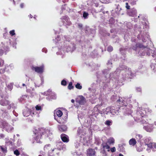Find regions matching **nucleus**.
<instances>
[{"mask_svg":"<svg viewBox=\"0 0 156 156\" xmlns=\"http://www.w3.org/2000/svg\"><path fill=\"white\" fill-rule=\"evenodd\" d=\"M112 62L111 60H108L107 63V65L108 66V69L104 70L102 72L103 74L105 75V74H107L108 73L109 70L111 69L110 67H112Z\"/></svg>","mask_w":156,"mask_h":156,"instance_id":"17","label":"nucleus"},{"mask_svg":"<svg viewBox=\"0 0 156 156\" xmlns=\"http://www.w3.org/2000/svg\"><path fill=\"white\" fill-rule=\"evenodd\" d=\"M14 154L16 156H18L20 154V152L17 150H16L14 151Z\"/></svg>","mask_w":156,"mask_h":156,"instance_id":"44","label":"nucleus"},{"mask_svg":"<svg viewBox=\"0 0 156 156\" xmlns=\"http://www.w3.org/2000/svg\"><path fill=\"white\" fill-rule=\"evenodd\" d=\"M51 148L50 145L48 144L45 145L44 148V150L47 151L49 150Z\"/></svg>","mask_w":156,"mask_h":156,"instance_id":"30","label":"nucleus"},{"mask_svg":"<svg viewBox=\"0 0 156 156\" xmlns=\"http://www.w3.org/2000/svg\"><path fill=\"white\" fill-rule=\"evenodd\" d=\"M140 32V34L141 35V37L142 38V41L144 42H145L147 41V39L148 38V35L147 32H143L142 33V32Z\"/></svg>","mask_w":156,"mask_h":156,"instance_id":"21","label":"nucleus"},{"mask_svg":"<svg viewBox=\"0 0 156 156\" xmlns=\"http://www.w3.org/2000/svg\"><path fill=\"white\" fill-rule=\"evenodd\" d=\"M133 49L138 52V54L139 56H144L146 54L150 55L151 52L152 56L154 58V60L156 62V50H154L152 53L151 50L147 47H144L143 45L141 44H136L135 46L133 47Z\"/></svg>","mask_w":156,"mask_h":156,"instance_id":"2","label":"nucleus"},{"mask_svg":"<svg viewBox=\"0 0 156 156\" xmlns=\"http://www.w3.org/2000/svg\"><path fill=\"white\" fill-rule=\"evenodd\" d=\"M13 114L16 116V117H17L18 116V114L16 113V112L14 111V110H13Z\"/></svg>","mask_w":156,"mask_h":156,"instance_id":"56","label":"nucleus"},{"mask_svg":"<svg viewBox=\"0 0 156 156\" xmlns=\"http://www.w3.org/2000/svg\"><path fill=\"white\" fill-rule=\"evenodd\" d=\"M83 130V128L82 127L80 128L79 127L78 128V130H77V133L79 135H80L81 133H82Z\"/></svg>","mask_w":156,"mask_h":156,"instance_id":"37","label":"nucleus"},{"mask_svg":"<svg viewBox=\"0 0 156 156\" xmlns=\"http://www.w3.org/2000/svg\"><path fill=\"white\" fill-rule=\"evenodd\" d=\"M76 102L80 105H84L86 103V100L83 96H78L76 99Z\"/></svg>","mask_w":156,"mask_h":156,"instance_id":"14","label":"nucleus"},{"mask_svg":"<svg viewBox=\"0 0 156 156\" xmlns=\"http://www.w3.org/2000/svg\"><path fill=\"white\" fill-rule=\"evenodd\" d=\"M137 11L134 8H133L129 10L128 12V14L133 17H136L137 16Z\"/></svg>","mask_w":156,"mask_h":156,"instance_id":"19","label":"nucleus"},{"mask_svg":"<svg viewBox=\"0 0 156 156\" xmlns=\"http://www.w3.org/2000/svg\"><path fill=\"white\" fill-rule=\"evenodd\" d=\"M76 87L79 89H81L82 88V87L80 85L79 83H77L75 85Z\"/></svg>","mask_w":156,"mask_h":156,"instance_id":"41","label":"nucleus"},{"mask_svg":"<svg viewBox=\"0 0 156 156\" xmlns=\"http://www.w3.org/2000/svg\"><path fill=\"white\" fill-rule=\"evenodd\" d=\"M65 5H62V10H63V9H65V8H64V7H65Z\"/></svg>","mask_w":156,"mask_h":156,"instance_id":"63","label":"nucleus"},{"mask_svg":"<svg viewBox=\"0 0 156 156\" xmlns=\"http://www.w3.org/2000/svg\"><path fill=\"white\" fill-rule=\"evenodd\" d=\"M151 140L149 138H146L144 140V142H141V146L144 148L147 147V151L148 152L151 151V149L156 148V143L152 142Z\"/></svg>","mask_w":156,"mask_h":156,"instance_id":"4","label":"nucleus"},{"mask_svg":"<svg viewBox=\"0 0 156 156\" xmlns=\"http://www.w3.org/2000/svg\"><path fill=\"white\" fill-rule=\"evenodd\" d=\"M9 50V48L2 43L0 44V55H2L4 53Z\"/></svg>","mask_w":156,"mask_h":156,"instance_id":"11","label":"nucleus"},{"mask_svg":"<svg viewBox=\"0 0 156 156\" xmlns=\"http://www.w3.org/2000/svg\"><path fill=\"white\" fill-rule=\"evenodd\" d=\"M80 145V143L79 142L77 141L76 142V143H75V146L76 147L78 148L79 146Z\"/></svg>","mask_w":156,"mask_h":156,"instance_id":"48","label":"nucleus"},{"mask_svg":"<svg viewBox=\"0 0 156 156\" xmlns=\"http://www.w3.org/2000/svg\"><path fill=\"white\" fill-rule=\"evenodd\" d=\"M151 67L152 69H153V70H154V71H155L156 70L155 69V66H154V64H151Z\"/></svg>","mask_w":156,"mask_h":156,"instance_id":"53","label":"nucleus"},{"mask_svg":"<svg viewBox=\"0 0 156 156\" xmlns=\"http://www.w3.org/2000/svg\"><path fill=\"white\" fill-rule=\"evenodd\" d=\"M61 37L60 36L58 35L57 37L55 38V40L57 41H58L60 40Z\"/></svg>","mask_w":156,"mask_h":156,"instance_id":"51","label":"nucleus"},{"mask_svg":"<svg viewBox=\"0 0 156 156\" xmlns=\"http://www.w3.org/2000/svg\"><path fill=\"white\" fill-rule=\"evenodd\" d=\"M27 98V96L26 95H23L22 96V97H20V98L19 99V100L21 102H22L23 101L24 99H25V98Z\"/></svg>","mask_w":156,"mask_h":156,"instance_id":"39","label":"nucleus"},{"mask_svg":"<svg viewBox=\"0 0 156 156\" xmlns=\"http://www.w3.org/2000/svg\"><path fill=\"white\" fill-rule=\"evenodd\" d=\"M143 128L147 132H152L153 129V125L149 124L147 126H144Z\"/></svg>","mask_w":156,"mask_h":156,"instance_id":"18","label":"nucleus"},{"mask_svg":"<svg viewBox=\"0 0 156 156\" xmlns=\"http://www.w3.org/2000/svg\"><path fill=\"white\" fill-rule=\"evenodd\" d=\"M0 148L1 149L3 153H5L7 152L6 147L4 146H0Z\"/></svg>","mask_w":156,"mask_h":156,"instance_id":"31","label":"nucleus"},{"mask_svg":"<svg viewBox=\"0 0 156 156\" xmlns=\"http://www.w3.org/2000/svg\"><path fill=\"white\" fill-rule=\"evenodd\" d=\"M57 148L55 149V151L58 150H65V146H64L62 142L60 141L56 145Z\"/></svg>","mask_w":156,"mask_h":156,"instance_id":"15","label":"nucleus"},{"mask_svg":"<svg viewBox=\"0 0 156 156\" xmlns=\"http://www.w3.org/2000/svg\"><path fill=\"white\" fill-rule=\"evenodd\" d=\"M10 34L12 36H13L15 34V30H12L10 31L9 32Z\"/></svg>","mask_w":156,"mask_h":156,"instance_id":"45","label":"nucleus"},{"mask_svg":"<svg viewBox=\"0 0 156 156\" xmlns=\"http://www.w3.org/2000/svg\"><path fill=\"white\" fill-rule=\"evenodd\" d=\"M101 146L104 149V151L106 149H107V151H110V146L107 144V143H103L101 144Z\"/></svg>","mask_w":156,"mask_h":156,"instance_id":"27","label":"nucleus"},{"mask_svg":"<svg viewBox=\"0 0 156 156\" xmlns=\"http://www.w3.org/2000/svg\"><path fill=\"white\" fill-rule=\"evenodd\" d=\"M0 113L2 114L1 116L2 118H5L7 119H9L10 118L9 114L6 111H4L3 110H0Z\"/></svg>","mask_w":156,"mask_h":156,"instance_id":"20","label":"nucleus"},{"mask_svg":"<svg viewBox=\"0 0 156 156\" xmlns=\"http://www.w3.org/2000/svg\"><path fill=\"white\" fill-rule=\"evenodd\" d=\"M126 8L127 9H130V6L129 5L128 3H127V2L126 3Z\"/></svg>","mask_w":156,"mask_h":156,"instance_id":"52","label":"nucleus"},{"mask_svg":"<svg viewBox=\"0 0 156 156\" xmlns=\"http://www.w3.org/2000/svg\"><path fill=\"white\" fill-rule=\"evenodd\" d=\"M124 144H119L118 145V147L120 149L119 150L121 151H123L124 149V148L123 147V145Z\"/></svg>","mask_w":156,"mask_h":156,"instance_id":"42","label":"nucleus"},{"mask_svg":"<svg viewBox=\"0 0 156 156\" xmlns=\"http://www.w3.org/2000/svg\"><path fill=\"white\" fill-rule=\"evenodd\" d=\"M78 26L80 28H82L83 27V25L81 23H79L78 24Z\"/></svg>","mask_w":156,"mask_h":156,"instance_id":"58","label":"nucleus"},{"mask_svg":"<svg viewBox=\"0 0 156 156\" xmlns=\"http://www.w3.org/2000/svg\"><path fill=\"white\" fill-rule=\"evenodd\" d=\"M72 83L71 82H70L68 86V88L69 90H71L73 89V86L72 85Z\"/></svg>","mask_w":156,"mask_h":156,"instance_id":"40","label":"nucleus"},{"mask_svg":"<svg viewBox=\"0 0 156 156\" xmlns=\"http://www.w3.org/2000/svg\"><path fill=\"white\" fill-rule=\"evenodd\" d=\"M42 51L43 52H44L45 53H46L47 51V49L46 48H44L42 49Z\"/></svg>","mask_w":156,"mask_h":156,"instance_id":"54","label":"nucleus"},{"mask_svg":"<svg viewBox=\"0 0 156 156\" xmlns=\"http://www.w3.org/2000/svg\"><path fill=\"white\" fill-rule=\"evenodd\" d=\"M63 39H64L65 41H69V38L67 36H64Z\"/></svg>","mask_w":156,"mask_h":156,"instance_id":"47","label":"nucleus"},{"mask_svg":"<svg viewBox=\"0 0 156 156\" xmlns=\"http://www.w3.org/2000/svg\"><path fill=\"white\" fill-rule=\"evenodd\" d=\"M63 114L62 112V111L60 110H57L56 111L55 113H54V119L57 121V122L59 123H62L63 122L60 121V117H61Z\"/></svg>","mask_w":156,"mask_h":156,"instance_id":"7","label":"nucleus"},{"mask_svg":"<svg viewBox=\"0 0 156 156\" xmlns=\"http://www.w3.org/2000/svg\"><path fill=\"white\" fill-rule=\"evenodd\" d=\"M140 146H139V147H136V150L140 152L142 151L143 149H145V148L144 147H143L142 146H141V143H140Z\"/></svg>","mask_w":156,"mask_h":156,"instance_id":"32","label":"nucleus"},{"mask_svg":"<svg viewBox=\"0 0 156 156\" xmlns=\"http://www.w3.org/2000/svg\"><path fill=\"white\" fill-rule=\"evenodd\" d=\"M136 138L137 140V141L138 142H140V143H141V139L142 137V136L140 134H137L136 135Z\"/></svg>","mask_w":156,"mask_h":156,"instance_id":"29","label":"nucleus"},{"mask_svg":"<svg viewBox=\"0 0 156 156\" xmlns=\"http://www.w3.org/2000/svg\"><path fill=\"white\" fill-rule=\"evenodd\" d=\"M59 130L61 132H64L66 131L67 127L65 125H59L58 126Z\"/></svg>","mask_w":156,"mask_h":156,"instance_id":"25","label":"nucleus"},{"mask_svg":"<svg viewBox=\"0 0 156 156\" xmlns=\"http://www.w3.org/2000/svg\"><path fill=\"white\" fill-rule=\"evenodd\" d=\"M83 16L84 19H87L88 18L89 14L87 12L84 11L83 12Z\"/></svg>","mask_w":156,"mask_h":156,"instance_id":"34","label":"nucleus"},{"mask_svg":"<svg viewBox=\"0 0 156 156\" xmlns=\"http://www.w3.org/2000/svg\"><path fill=\"white\" fill-rule=\"evenodd\" d=\"M17 143L18 144V145L20 146L21 144V140H18L17 141Z\"/></svg>","mask_w":156,"mask_h":156,"instance_id":"60","label":"nucleus"},{"mask_svg":"<svg viewBox=\"0 0 156 156\" xmlns=\"http://www.w3.org/2000/svg\"><path fill=\"white\" fill-rule=\"evenodd\" d=\"M0 127L4 129L8 132H11L13 129V127L5 121L0 119Z\"/></svg>","mask_w":156,"mask_h":156,"instance_id":"5","label":"nucleus"},{"mask_svg":"<svg viewBox=\"0 0 156 156\" xmlns=\"http://www.w3.org/2000/svg\"><path fill=\"white\" fill-rule=\"evenodd\" d=\"M110 151L112 152H115L116 151L115 148V147L111 148L110 149Z\"/></svg>","mask_w":156,"mask_h":156,"instance_id":"49","label":"nucleus"},{"mask_svg":"<svg viewBox=\"0 0 156 156\" xmlns=\"http://www.w3.org/2000/svg\"><path fill=\"white\" fill-rule=\"evenodd\" d=\"M121 108H117L116 109H115L114 107H108L106 108V110L104 112L105 114H108L109 113H111L113 115H114L115 114H116L118 112L119 110Z\"/></svg>","mask_w":156,"mask_h":156,"instance_id":"6","label":"nucleus"},{"mask_svg":"<svg viewBox=\"0 0 156 156\" xmlns=\"http://www.w3.org/2000/svg\"><path fill=\"white\" fill-rule=\"evenodd\" d=\"M138 0H130L129 3L130 4L133 5H136V2Z\"/></svg>","mask_w":156,"mask_h":156,"instance_id":"36","label":"nucleus"},{"mask_svg":"<svg viewBox=\"0 0 156 156\" xmlns=\"http://www.w3.org/2000/svg\"><path fill=\"white\" fill-rule=\"evenodd\" d=\"M11 108H16V107L13 103H11L9 104L7 108L8 109H10Z\"/></svg>","mask_w":156,"mask_h":156,"instance_id":"35","label":"nucleus"},{"mask_svg":"<svg viewBox=\"0 0 156 156\" xmlns=\"http://www.w3.org/2000/svg\"><path fill=\"white\" fill-rule=\"evenodd\" d=\"M136 114L137 115V116L136 117V119H138L139 121L141 122V123H144V122H141V119L142 118L144 117V114L141 112V111L137 112Z\"/></svg>","mask_w":156,"mask_h":156,"instance_id":"16","label":"nucleus"},{"mask_svg":"<svg viewBox=\"0 0 156 156\" xmlns=\"http://www.w3.org/2000/svg\"><path fill=\"white\" fill-rule=\"evenodd\" d=\"M111 121L109 120H107L105 124L108 126H110V125Z\"/></svg>","mask_w":156,"mask_h":156,"instance_id":"50","label":"nucleus"},{"mask_svg":"<svg viewBox=\"0 0 156 156\" xmlns=\"http://www.w3.org/2000/svg\"><path fill=\"white\" fill-rule=\"evenodd\" d=\"M34 138L37 143L41 142V140L42 135L46 133L47 136L49 137L52 134V132L49 130H45L43 128L35 129L34 131Z\"/></svg>","mask_w":156,"mask_h":156,"instance_id":"3","label":"nucleus"},{"mask_svg":"<svg viewBox=\"0 0 156 156\" xmlns=\"http://www.w3.org/2000/svg\"><path fill=\"white\" fill-rule=\"evenodd\" d=\"M4 135L2 133L0 134V138H2L4 137Z\"/></svg>","mask_w":156,"mask_h":156,"instance_id":"59","label":"nucleus"},{"mask_svg":"<svg viewBox=\"0 0 156 156\" xmlns=\"http://www.w3.org/2000/svg\"><path fill=\"white\" fill-rule=\"evenodd\" d=\"M30 113V109L26 108L23 110V115L25 117H27L29 116Z\"/></svg>","mask_w":156,"mask_h":156,"instance_id":"22","label":"nucleus"},{"mask_svg":"<svg viewBox=\"0 0 156 156\" xmlns=\"http://www.w3.org/2000/svg\"><path fill=\"white\" fill-rule=\"evenodd\" d=\"M130 69L128 68L125 66H122L120 68L117 69L114 74L111 73L109 75L108 77L111 80L115 82L120 81L122 82L123 80H126V78H132L133 77V74L131 72Z\"/></svg>","mask_w":156,"mask_h":156,"instance_id":"1","label":"nucleus"},{"mask_svg":"<svg viewBox=\"0 0 156 156\" xmlns=\"http://www.w3.org/2000/svg\"><path fill=\"white\" fill-rule=\"evenodd\" d=\"M127 101L126 98L120 97L117 101L118 104L120 107L126 106L127 105Z\"/></svg>","mask_w":156,"mask_h":156,"instance_id":"9","label":"nucleus"},{"mask_svg":"<svg viewBox=\"0 0 156 156\" xmlns=\"http://www.w3.org/2000/svg\"><path fill=\"white\" fill-rule=\"evenodd\" d=\"M115 140L113 138L111 137L108 140V143L110 144H113L114 143Z\"/></svg>","mask_w":156,"mask_h":156,"instance_id":"33","label":"nucleus"},{"mask_svg":"<svg viewBox=\"0 0 156 156\" xmlns=\"http://www.w3.org/2000/svg\"><path fill=\"white\" fill-rule=\"evenodd\" d=\"M63 24L67 27V26H70L71 24V23L69 20V17L67 16H62L61 18Z\"/></svg>","mask_w":156,"mask_h":156,"instance_id":"8","label":"nucleus"},{"mask_svg":"<svg viewBox=\"0 0 156 156\" xmlns=\"http://www.w3.org/2000/svg\"><path fill=\"white\" fill-rule=\"evenodd\" d=\"M71 102L72 103H74V100H73V99H72L71 100Z\"/></svg>","mask_w":156,"mask_h":156,"instance_id":"64","label":"nucleus"},{"mask_svg":"<svg viewBox=\"0 0 156 156\" xmlns=\"http://www.w3.org/2000/svg\"><path fill=\"white\" fill-rule=\"evenodd\" d=\"M33 70L35 71L36 72L39 73H42L44 72V66H42L40 67L32 66L31 67Z\"/></svg>","mask_w":156,"mask_h":156,"instance_id":"13","label":"nucleus"},{"mask_svg":"<svg viewBox=\"0 0 156 156\" xmlns=\"http://www.w3.org/2000/svg\"><path fill=\"white\" fill-rule=\"evenodd\" d=\"M121 109H123L124 112L125 114L126 115H130L132 112L131 109L129 108L128 107V106L127 105L124 108H121Z\"/></svg>","mask_w":156,"mask_h":156,"instance_id":"23","label":"nucleus"},{"mask_svg":"<svg viewBox=\"0 0 156 156\" xmlns=\"http://www.w3.org/2000/svg\"><path fill=\"white\" fill-rule=\"evenodd\" d=\"M1 100H0V104L2 106H5L10 104L9 101L5 98L4 95L0 96Z\"/></svg>","mask_w":156,"mask_h":156,"instance_id":"12","label":"nucleus"},{"mask_svg":"<svg viewBox=\"0 0 156 156\" xmlns=\"http://www.w3.org/2000/svg\"><path fill=\"white\" fill-rule=\"evenodd\" d=\"M24 6V4L23 3H21L20 4V7L21 8H23Z\"/></svg>","mask_w":156,"mask_h":156,"instance_id":"61","label":"nucleus"},{"mask_svg":"<svg viewBox=\"0 0 156 156\" xmlns=\"http://www.w3.org/2000/svg\"><path fill=\"white\" fill-rule=\"evenodd\" d=\"M36 109L38 111H41L42 110V107L39 105H37L35 107Z\"/></svg>","mask_w":156,"mask_h":156,"instance_id":"38","label":"nucleus"},{"mask_svg":"<svg viewBox=\"0 0 156 156\" xmlns=\"http://www.w3.org/2000/svg\"><path fill=\"white\" fill-rule=\"evenodd\" d=\"M87 154L90 156H94L95 154L94 150L92 149H89L87 151Z\"/></svg>","mask_w":156,"mask_h":156,"instance_id":"26","label":"nucleus"},{"mask_svg":"<svg viewBox=\"0 0 156 156\" xmlns=\"http://www.w3.org/2000/svg\"><path fill=\"white\" fill-rule=\"evenodd\" d=\"M61 84L62 85L66 86V82L65 80H62Z\"/></svg>","mask_w":156,"mask_h":156,"instance_id":"46","label":"nucleus"},{"mask_svg":"<svg viewBox=\"0 0 156 156\" xmlns=\"http://www.w3.org/2000/svg\"><path fill=\"white\" fill-rule=\"evenodd\" d=\"M52 98L53 99H56V95H54V97L53 98Z\"/></svg>","mask_w":156,"mask_h":156,"instance_id":"62","label":"nucleus"},{"mask_svg":"<svg viewBox=\"0 0 156 156\" xmlns=\"http://www.w3.org/2000/svg\"><path fill=\"white\" fill-rule=\"evenodd\" d=\"M113 50V47L112 46H109L108 47L107 49V50L109 52L112 51Z\"/></svg>","mask_w":156,"mask_h":156,"instance_id":"43","label":"nucleus"},{"mask_svg":"<svg viewBox=\"0 0 156 156\" xmlns=\"http://www.w3.org/2000/svg\"><path fill=\"white\" fill-rule=\"evenodd\" d=\"M129 143L130 145L134 146L136 143V141L135 139L132 138L129 140Z\"/></svg>","mask_w":156,"mask_h":156,"instance_id":"28","label":"nucleus"},{"mask_svg":"<svg viewBox=\"0 0 156 156\" xmlns=\"http://www.w3.org/2000/svg\"><path fill=\"white\" fill-rule=\"evenodd\" d=\"M16 42H15L14 43H13V44H12L13 47V48H16Z\"/></svg>","mask_w":156,"mask_h":156,"instance_id":"57","label":"nucleus"},{"mask_svg":"<svg viewBox=\"0 0 156 156\" xmlns=\"http://www.w3.org/2000/svg\"><path fill=\"white\" fill-rule=\"evenodd\" d=\"M68 44V46H67L66 48H64L62 47V49H63L64 51H65L67 52L69 51L72 52L75 50V45L71 43H69V42Z\"/></svg>","mask_w":156,"mask_h":156,"instance_id":"10","label":"nucleus"},{"mask_svg":"<svg viewBox=\"0 0 156 156\" xmlns=\"http://www.w3.org/2000/svg\"><path fill=\"white\" fill-rule=\"evenodd\" d=\"M136 90L138 92H141V89L140 87H137Z\"/></svg>","mask_w":156,"mask_h":156,"instance_id":"55","label":"nucleus"},{"mask_svg":"<svg viewBox=\"0 0 156 156\" xmlns=\"http://www.w3.org/2000/svg\"><path fill=\"white\" fill-rule=\"evenodd\" d=\"M61 138L62 141L64 142H68L69 141V137L64 134H62L61 135Z\"/></svg>","mask_w":156,"mask_h":156,"instance_id":"24","label":"nucleus"}]
</instances>
